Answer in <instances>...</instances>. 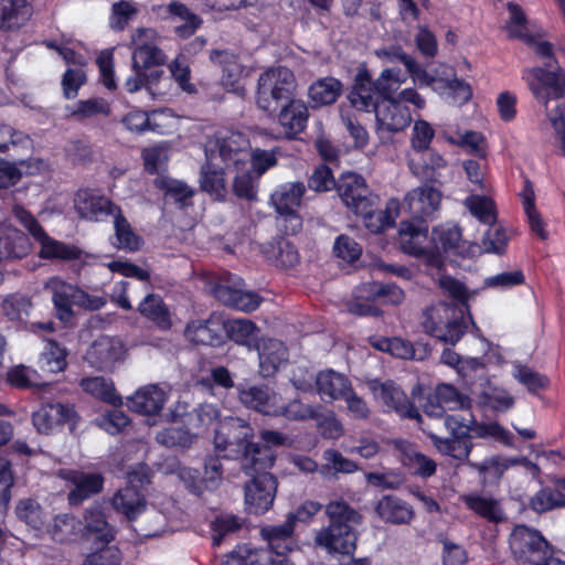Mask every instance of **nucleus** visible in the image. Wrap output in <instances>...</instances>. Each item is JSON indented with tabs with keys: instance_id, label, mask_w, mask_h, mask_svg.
Listing matches in <instances>:
<instances>
[{
	"instance_id": "nucleus-53",
	"label": "nucleus",
	"mask_w": 565,
	"mask_h": 565,
	"mask_svg": "<svg viewBox=\"0 0 565 565\" xmlns=\"http://www.w3.org/2000/svg\"><path fill=\"white\" fill-rule=\"evenodd\" d=\"M66 351L55 341H47L39 358V367L42 372L55 374L65 370Z\"/></svg>"
},
{
	"instance_id": "nucleus-59",
	"label": "nucleus",
	"mask_w": 565,
	"mask_h": 565,
	"mask_svg": "<svg viewBox=\"0 0 565 565\" xmlns=\"http://www.w3.org/2000/svg\"><path fill=\"white\" fill-rule=\"evenodd\" d=\"M437 399L441 401L444 408L447 411H469L471 399L461 394L455 386L450 384H440L435 390Z\"/></svg>"
},
{
	"instance_id": "nucleus-31",
	"label": "nucleus",
	"mask_w": 565,
	"mask_h": 565,
	"mask_svg": "<svg viewBox=\"0 0 565 565\" xmlns=\"http://www.w3.org/2000/svg\"><path fill=\"white\" fill-rule=\"evenodd\" d=\"M168 19L174 23V33L181 39L193 35L202 24V19L184 3L171 1L166 7Z\"/></svg>"
},
{
	"instance_id": "nucleus-29",
	"label": "nucleus",
	"mask_w": 565,
	"mask_h": 565,
	"mask_svg": "<svg viewBox=\"0 0 565 565\" xmlns=\"http://www.w3.org/2000/svg\"><path fill=\"white\" fill-rule=\"evenodd\" d=\"M111 505L116 512L132 521L146 511L147 501L142 490L127 484L114 494Z\"/></svg>"
},
{
	"instance_id": "nucleus-2",
	"label": "nucleus",
	"mask_w": 565,
	"mask_h": 565,
	"mask_svg": "<svg viewBox=\"0 0 565 565\" xmlns=\"http://www.w3.org/2000/svg\"><path fill=\"white\" fill-rule=\"evenodd\" d=\"M297 79L294 72L282 65L264 71L257 82L256 103L265 111L274 113L281 103L294 98Z\"/></svg>"
},
{
	"instance_id": "nucleus-35",
	"label": "nucleus",
	"mask_w": 565,
	"mask_h": 565,
	"mask_svg": "<svg viewBox=\"0 0 565 565\" xmlns=\"http://www.w3.org/2000/svg\"><path fill=\"white\" fill-rule=\"evenodd\" d=\"M375 511L384 522L393 524H408L415 515L413 507L395 495H384Z\"/></svg>"
},
{
	"instance_id": "nucleus-32",
	"label": "nucleus",
	"mask_w": 565,
	"mask_h": 565,
	"mask_svg": "<svg viewBox=\"0 0 565 565\" xmlns=\"http://www.w3.org/2000/svg\"><path fill=\"white\" fill-rule=\"evenodd\" d=\"M317 392L329 402L342 399L352 388L350 380L333 370H326L316 376Z\"/></svg>"
},
{
	"instance_id": "nucleus-19",
	"label": "nucleus",
	"mask_w": 565,
	"mask_h": 565,
	"mask_svg": "<svg viewBox=\"0 0 565 565\" xmlns=\"http://www.w3.org/2000/svg\"><path fill=\"white\" fill-rule=\"evenodd\" d=\"M441 192L431 185H420L411 190L404 199L403 207L415 220L431 216L440 205Z\"/></svg>"
},
{
	"instance_id": "nucleus-1",
	"label": "nucleus",
	"mask_w": 565,
	"mask_h": 565,
	"mask_svg": "<svg viewBox=\"0 0 565 565\" xmlns=\"http://www.w3.org/2000/svg\"><path fill=\"white\" fill-rule=\"evenodd\" d=\"M405 82L406 76L401 68H384L375 81H372L369 72L363 68L356 73L348 99L354 108L370 107L374 105L372 96H394Z\"/></svg>"
},
{
	"instance_id": "nucleus-40",
	"label": "nucleus",
	"mask_w": 565,
	"mask_h": 565,
	"mask_svg": "<svg viewBox=\"0 0 565 565\" xmlns=\"http://www.w3.org/2000/svg\"><path fill=\"white\" fill-rule=\"evenodd\" d=\"M32 15V6L26 0L0 1V29L20 28Z\"/></svg>"
},
{
	"instance_id": "nucleus-57",
	"label": "nucleus",
	"mask_w": 565,
	"mask_h": 565,
	"mask_svg": "<svg viewBox=\"0 0 565 565\" xmlns=\"http://www.w3.org/2000/svg\"><path fill=\"white\" fill-rule=\"evenodd\" d=\"M469 212L484 224H493L497 220L494 202L489 196L472 194L463 202Z\"/></svg>"
},
{
	"instance_id": "nucleus-6",
	"label": "nucleus",
	"mask_w": 565,
	"mask_h": 565,
	"mask_svg": "<svg viewBox=\"0 0 565 565\" xmlns=\"http://www.w3.org/2000/svg\"><path fill=\"white\" fill-rule=\"evenodd\" d=\"M422 323L427 333L450 344L458 342L466 329L456 309L443 302L427 308Z\"/></svg>"
},
{
	"instance_id": "nucleus-55",
	"label": "nucleus",
	"mask_w": 565,
	"mask_h": 565,
	"mask_svg": "<svg viewBox=\"0 0 565 565\" xmlns=\"http://www.w3.org/2000/svg\"><path fill=\"white\" fill-rule=\"evenodd\" d=\"M565 507V493L554 483V487H544L530 499V508L543 513L556 508Z\"/></svg>"
},
{
	"instance_id": "nucleus-17",
	"label": "nucleus",
	"mask_w": 565,
	"mask_h": 565,
	"mask_svg": "<svg viewBox=\"0 0 565 565\" xmlns=\"http://www.w3.org/2000/svg\"><path fill=\"white\" fill-rule=\"evenodd\" d=\"M337 192L344 205L354 213L365 211L373 198L364 178L353 172L343 173L340 177Z\"/></svg>"
},
{
	"instance_id": "nucleus-21",
	"label": "nucleus",
	"mask_w": 565,
	"mask_h": 565,
	"mask_svg": "<svg viewBox=\"0 0 565 565\" xmlns=\"http://www.w3.org/2000/svg\"><path fill=\"white\" fill-rule=\"evenodd\" d=\"M61 477L72 483L73 489L68 492L70 504L77 505L103 490L104 477L100 473H86L78 470H62Z\"/></svg>"
},
{
	"instance_id": "nucleus-49",
	"label": "nucleus",
	"mask_w": 565,
	"mask_h": 565,
	"mask_svg": "<svg viewBox=\"0 0 565 565\" xmlns=\"http://www.w3.org/2000/svg\"><path fill=\"white\" fill-rule=\"evenodd\" d=\"M222 565H273V556L266 548L239 547L230 553Z\"/></svg>"
},
{
	"instance_id": "nucleus-54",
	"label": "nucleus",
	"mask_w": 565,
	"mask_h": 565,
	"mask_svg": "<svg viewBox=\"0 0 565 565\" xmlns=\"http://www.w3.org/2000/svg\"><path fill=\"white\" fill-rule=\"evenodd\" d=\"M86 393L113 405L119 404L120 397L116 395L114 383L110 379L104 376H94L83 379L79 383Z\"/></svg>"
},
{
	"instance_id": "nucleus-42",
	"label": "nucleus",
	"mask_w": 565,
	"mask_h": 565,
	"mask_svg": "<svg viewBox=\"0 0 565 565\" xmlns=\"http://www.w3.org/2000/svg\"><path fill=\"white\" fill-rule=\"evenodd\" d=\"M360 296L383 305H399L405 299L403 289L395 284H381L376 281L364 284L360 289Z\"/></svg>"
},
{
	"instance_id": "nucleus-52",
	"label": "nucleus",
	"mask_w": 565,
	"mask_h": 565,
	"mask_svg": "<svg viewBox=\"0 0 565 565\" xmlns=\"http://www.w3.org/2000/svg\"><path fill=\"white\" fill-rule=\"evenodd\" d=\"M228 337L236 343L254 349L258 341V329L247 319H235L226 326Z\"/></svg>"
},
{
	"instance_id": "nucleus-37",
	"label": "nucleus",
	"mask_w": 565,
	"mask_h": 565,
	"mask_svg": "<svg viewBox=\"0 0 565 565\" xmlns=\"http://www.w3.org/2000/svg\"><path fill=\"white\" fill-rule=\"evenodd\" d=\"M85 536L102 544H108L115 539V530L107 522L99 507H90L84 514Z\"/></svg>"
},
{
	"instance_id": "nucleus-38",
	"label": "nucleus",
	"mask_w": 565,
	"mask_h": 565,
	"mask_svg": "<svg viewBox=\"0 0 565 565\" xmlns=\"http://www.w3.org/2000/svg\"><path fill=\"white\" fill-rule=\"evenodd\" d=\"M46 167L41 159L20 160L19 162L0 163V188H9L17 184L21 177L34 174Z\"/></svg>"
},
{
	"instance_id": "nucleus-13",
	"label": "nucleus",
	"mask_w": 565,
	"mask_h": 565,
	"mask_svg": "<svg viewBox=\"0 0 565 565\" xmlns=\"http://www.w3.org/2000/svg\"><path fill=\"white\" fill-rule=\"evenodd\" d=\"M160 35L152 28H139L131 35L132 65L134 66H159L166 63V54L158 46Z\"/></svg>"
},
{
	"instance_id": "nucleus-58",
	"label": "nucleus",
	"mask_w": 565,
	"mask_h": 565,
	"mask_svg": "<svg viewBox=\"0 0 565 565\" xmlns=\"http://www.w3.org/2000/svg\"><path fill=\"white\" fill-rule=\"evenodd\" d=\"M461 241V231L457 225H444L434 230L431 246L434 255L457 248Z\"/></svg>"
},
{
	"instance_id": "nucleus-4",
	"label": "nucleus",
	"mask_w": 565,
	"mask_h": 565,
	"mask_svg": "<svg viewBox=\"0 0 565 565\" xmlns=\"http://www.w3.org/2000/svg\"><path fill=\"white\" fill-rule=\"evenodd\" d=\"M254 438V429L249 423L235 416L218 419L214 437V450L226 459H239L249 440Z\"/></svg>"
},
{
	"instance_id": "nucleus-39",
	"label": "nucleus",
	"mask_w": 565,
	"mask_h": 565,
	"mask_svg": "<svg viewBox=\"0 0 565 565\" xmlns=\"http://www.w3.org/2000/svg\"><path fill=\"white\" fill-rule=\"evenodd\" d=\"M460 500L469 510L490 522L498 523L504 519L500 502L492 497L469 493L461 495Z\"/></svg>"
},
{
	"instance_id": "nucleus-22",
	"label": "nucleus",
	"mask_w": 565,
	"mask_h": 565,
	"mask_svg": "<svg viewBox=\"0 0 565 565\" xmlns=\"http://www.w3.org/2000/svg\"><path fill=\"white\" fill-rule=\"evenodd\" d=\"M73 407L61 403L42 404L32 414V423L40 434H51L57 427L71 422L74 416Z\"/></svg>"
},
{
	"instance_id": "nucleus-56",
	"label": "nucleus",
	"mask_w": 565,
	"mask_h": 565,
	"mask_svg": "<svg viewBox=\"0 0 565 565\" xmlns=\"http://www.w3.org/2000/svg\"><path fill=\"white\" fill-rule=\"evenodd\" d=\"M79 521L70 514H62L54 518L53 522L49 525V534L52 540L58 543L71 542L76 537L79 531Z\"/></svg>"
},
{
	"instance_id": "nucleus-47",
	"label": "nucleus",
	"mask_w": 565,
	"mask_h": 565,
	"mask_svg": "<svg viewBox=\"0 0 565 565\" xmlns=\"http://www.w3.org/2000/svg\"><path fill=\"white\" fill-rule=\"evenodd\" d=\"M200 186L214 200L223 201L227 193L224 170L214 169L210 163L204 164L201 170Z\"/></svg>"
},
{
	"instance_id": "nucleus-45",
	"label": "nucleus",
	"mask_w": 565,
	"mask_h": 565,
	"mask_svg": "<svg viewBox=\"0 0 565 565\" xmlns=\"http://www.w3.org/2000/svg\"><path fill=\"white\" fill-rule=\"evenodd\" d=\"M342 84L334 77H323L309 87V98L315 106L333 104L340 96Z\"/></svg>"
},
{
	"instance_id": "nucleus-9",
	"label": "nucleus",
	"mask_w": 565,
	"mask_h": 565,
	"mask_svg": "<svg viewBox=\"0 0 565 565\" xmlns=\"http://www.w3.org/2000/svg\"><path fill=\"white\" fill-rule=\"evenodd\" d=\"M510 548L519 565H532L551 550L542 534L525 525H518L510 535Z\"/></svg>"
},
{
	"instance_id": "nucleus-24",
	"label": "nucleus",
	"mask_w": 565,
	"mask_h": 565,
	"mask_svg": "<svg viewBox=\"0 0 565 565\" xmlns=\"http://www.w3.org/2000/svg\"><path fill=\"white\" fill-rule=\"evenodd\" d=\"M239 459L244 473L254 478L260 473H269L268 470L274 466L276 456L267 445L249 440Z\"/></svg>"
},
{
	"instance_id": "nucleus-11",
	"label": "nucleus",
	"mask_w": 565,
	"mask_h": 565,
	"mask_svg": "<svg viewBox=\"0 0 565 565\" xmlns=\"http://www.w3.org/2000/svg\"><path fill=\"white\" fill-rule=\"evenodd\" d=\"M369 387L374 398L384 407V412H394L402 418L422 420L420 414L406 393L393 381H372Z\"/></svg>"
},
{
	"instance_id": "nucleus-14",
	"label": "nucleus",
	"mask_w": 565,
	"mask_h": 565,
	"mask_svg": "<svg viewBox=\"0 0 565 565\" xmlns=\"http://www.w3.org/2000/svg\"><path fill=\"white\" fill-rule=\"evenodd\" d=\"M277 480L271 473H260L245 486V504L249 513L264 514L275 500Z\"/></svg>"
},
{
	"instance_id": "nucleus-5",
	"label": "nucleus",
	"mask_w": 565,
	"mask_h": 565,
	"mask_svg": "<svg viewBox=\"0 0 565 565\" xmlns=\"http://www.w3.org/2000/svg\"><path fill=\"white\" fill-rule=\"evenodd\" d=\"M12 213L30 235L41 245L39 252L41 258L58 260H74L81 258L82 250L78 247L50 237L38 220L24 207L15 205Z\"/></svg>"
},
{
	"instance_id": "nucleus-16",
	"label": "nucleus",
	"mask_w": 565,
	"mask_h": 565,
	"mask_svg": "<svg viewBox=\"0 0 565 565\" xmlns=\"http://www.w3.org/2000/svg\"><path fill=\"white\" fill-rule=\"evenodd\" d=\"M125 353L126 349L121 340L103 335L88 348L85 360L97 370L109 371L116 363L124 360Z\"/></svg>"
},
{
	"instance_id": "nucleus-25",
	"label": "nucleus",
	"mask_w": 565,
	"mask_h": 565,
	"mask_svg": "<svg viewBox=\"0 0 565 565\" xmlns=\"http://www.w3.org/2000/svg\"><path fill=\"white\" fill-rule=\"evenodd\" d=\"M254 349L258 351L259 372L264 377L274 375L288 361V350L277 339H262Z\"/></svg>"
},
{
	"instance_id": "nucleus-3",
	"label": "nucleus",
	"mask_w": 565,
	"mask_h": 565,
	"mask_svg": "<svg viewBox=\"0 0 565 565\" xmlns=\"http://www.w3.org/2000/svg\"><path fill=\"white\" fill-rule=\"evenodd\" d=\"M44 288L51 292L56 315L62 321H68L72 318L73 306L87 310H98L107 302L104 297L89 295L58 277L50 278Z\"/></svg>"
},
{
	"instance_id": "nucleus-61",
	"label": "nucleus",
	"mask_w": 565,
	"mask_h": 565,
	"mask_svg": "<svg viewBox=\"0 0 565 565\" xmlns=\"http://www.w3.org/2000/svg\"><path fill=\"white\" fill-rule=\"evenodd\" d=\"M138 12V4L134 1L121 0L114 2L109 18L110 28L114 31H124Z\"/></svg>"
},
{
	"instance_id": "nucleus-27",
	"label": "nucleus",
	"mask_w": 565,
	"mask_h": 565,
	"mask_svg": "<svg viewBox=\"0 0 565 565\" xmlns=\"http://www.w3.org/2000/svg\"><path fill=\"white\" fill-rule=\"evenodd\" d=\"M250 148L247 137L239 131H228L224 136L217 138V150L220 158L226 167L245 162L247 150Z\"/></svg>"
},
{
	"instance_id": "nucleus-36",
	"label": "nucleus",
	"mask_w": 565,
	"mask_h": 565,
	"mask_svg": "<svg viewBox=\"0 0 565 565\" xmlns=\"http://www.w3.org/2000/svg\"><path fill=\"white\" fill-rule=\"evenodd\" d=\"M167 401L166 392L158 385H147L128 399L131 411L140 414H157Z\"/></svg>"
},
{
	"instance_id": "nucleus-63",
	"label": "nucleus",
	"mask_w": 565,
	"mask_h": 565,
	"mask_svg": "<svg viewBox=\"0 0 565 565\" xmlns=\"http://www.w3.org/2000/svg\"><path fill=\"white\" fill-rule=\"evenodd\" d=\"M218 408L213 404H201L188 416V424L196 434L203 433L220 418Z\"/></svg>"
},
{
	"instance_id": "nucleus-23",
	"label": "nucleus",
	"mask_w": 565,
	"mask_h": 565,
	"mask_svg": "<svg viewBox=\"0 0 565 565\" xmlns=\"http://www.w3.org/2000/svg\"><path fill=\"white\" fill-rule=\"evenodd\" d=\"M309 113L306 104L292 98L280 108L277 120L282 128V136L287 139H294L297 135L301 134L308 122Z\"/></svg>"
},
{
	"instance_id": "nucleus-51",
	"label": "nucleus",
	"mask_w": 565,
	"mask_h": 565,
	"mask_svg": "<svg viewBox=\"0 0 565 565\" xmlns=\"http://www.w3.org/2000/svg\"><path fill=\"white\" fill-rule=\"evenodd\" d=\"M512 376L533 394L546 390L550 385L547 376L521 362L512 364Z\"/></svg>"
},
{
	"instance_id": "nucleus-10",
	"label": "nucleus",
	"mask_w": 565,
	"mask_h": 565,
	"mask_svg": "<svg viewBox=\"0 0 565 565\" xmlns=\"http://www.w3.org/2000/svg\"><path fill=\"white\" fill-rule=\"evenodd\" d=\"M212 294L225 306L245 312L256 310L262 302L257 294L244 290L242 279L232 274L221 277L212 287Z\"/></svg>"
},
{
	"instance_id": "nucleus-34",
	"label": "nucleus",
	"mask_w": 565,
	"mask_h": 565,
	"mask_svg": "<svg viewBox=\"0 0 565 565\" xmlns=\"http://www.w3.org/2000/svg\"><path fill=\"white\" fill-rule=\"evenodd\" d=\"M306 193L303 182H286L279 184L270 195V204L277 213L297 211Z\"/></svg>"
},
{
	"instance_id": "nucleus-44",
	"label": "nucleus",
	"mask_w": 565,
	"mask_h": 565,
	"mask_svg": "<svg viewBox=\"0 0 565 565\" xmlns=\"http://www.w3.org/2000/svg\"><path fill=\"white\" fill-rule=\"evenodd\" d=\"M519 463L516 458H507L503 456H492L482 462L468 461V466L476 470L484 481L499 480L503 473L511 467Z\"/></svg>"
},
{
	"instance_id": "nucleus-30",
	"label": "nucleus",
	"mask_w": 565,
	"mask_h": 565,
	"mask_svg": "<svg viewBox=\"0 0 565 565\" xmlns=\"http://www.w3.org/2000/svg\"><path fill=\"white\" fill-rule=\"evenodd\" d=\"M222 322L218 318L193 320L184 330L186 340L198 345H217L222 341Z\"/></svg>"
},
{
	"instance_id": "nucleus-60",
	"label": "nucleus",
	"mask_w": 565,
	"mask_h": 565,
	"mask_svg": "<svg viewBox=\"0 0 565 565\" xmlns=\"http://www.w3.org/2000/svg\"><path fill=\"white\" fill-rule=\"evenodd\" d=\"M415 475L422 478H429L436 472L437 465L431 458L407 447L402 459Z\"/></svg>"
},
{
	"instance_id": "nucleus-20",
	"label": "nucleus",
	"mask_w": 565,
	"mask_h": 565,
	"mask_svg": "<svg viewBox=\"0 0 565 565\" xmlns=\"http://www.w3.org/2000/svg\"><path fill=\"white\" fill-rule=\"evenodd\" d=\"M398 235L401 248L404 253L416 257H424L428 260L434 258L431 238L428 237L427 226L402 222Z\"/></svg>"
},
{
	"instance_id": "nucleus-28",
	"label": "nucleus",
	"mask_w": 565,
	"mask_h": 565,
	"mask_svg": "<svg viewBox=\"0 0 565 565\" xmlns=\"http://www.w3.org/2000/svg\"><path fill=\"white\" fill-rule=\"evenodd\" d=\"M29 238L8 222H0V262L22 258L30 252Z\"/></svg>"
},
{
	"instance_id": "nucleus-7",
	"label": "nucleus",
	"mask_w": 565,
	"mask_h": 565,
	"mask_svg": "<svg viewBox=\"0 0 565 565\" xmlns=\"http://www.w3.org/2000/svg\"><path fill=\"white\" fill-rule=\"evenodd\" d=\"M372 99L374 105L356 109L374 111L379 131L397 134L411 125L413 118L409 108L401 105L394 96H372Z\"/></svg>"
},
{
	"instance_id": "nucleus-26",
	"label": "nucleus",
	"mask_w": 565,
	"mask_h": 565,
	"mask_svg": "<svg viewBox=\"0 0 565 565\" xmlns=\"http://www.w3.org/2000/svg\"><path fill=\"white\" fill-rule=\"evenodd\" d=\"M294 532L295 526L287 518L282 524L266 525L260 529V535L267 542L269 547L267 551L271 556L288 554L298 547L292 537Z\"/></svg>"
},
{
	"instance_id": "nucleus-33",
	"label": "nucleus",
	"mask_w": 565,
	"mask_h": 565,
	"mask_svg": "<svg viewBox=\"0 0 565 565\" xmlns=\"http://www.w3.org/2000/svg\"><path fill=\"white\" fill-rule=\"evenodd\" d=\"M241 402L265 415L278 416L279 396L264 386H250L239 391Z\"/></svg>"
},
{
	"instance_id": "nucleus-12",
	"label": "nucleus",
	"mask_w": 565,
	"mask_h": 565,
	"mask_svg": "<svg viewBox=\"0 0 565 565\" xmlns=\"http://www.w3.org/2000/svg\"><path fill=\"white\" fill-rule=\"evenodd\" d=\"M313 541L329 554L352 555L356 550L358 533L355 526L328 524L317 531Z\"/></svg>"
},
{
	"instance_id": "nucleus-62",
	"label": "nucleus",
	"mask_w": 565,
	"mask_h": 565,
	"mask_svg": "<svg viewBox=\"0 0 565 565\" xmlns=\"http://www.w3.org/2000/svg\"><path fill=\"white\" fill-rule=\"evenodd\" d=\"M7 382L18 388L38 387L44 384L36 370L23 364L15 365L7 372Z\"/></svg>"
},
{
	"instance_id": "nucleus-50",
	"label": "nucleus",
	"mask_w": 565,
	"mask_h": 565,
	"mask_svg": "<svg viewBox=\"0 0 565 565\" xmlns=\"http://www.w3.org/2000/svg\"><path fill=\"white\" fill-rule=\"evenodd\" d=\"M114 228L116 235V246L120 249L137 250L140 248L142 239L138 236L127 218L122 215L120 207L113 215Z\"/></svg>"
},
{
	"instance_id": "nucleus-46",
	"label": "nucleus",
	"mask_w": 565,
	"mask_h": 565,
	"mask_svg": "<svg viewBox=\"0 0 565 565\" xmlns=\"http://www.w3.org/2000/svg\"><path fill=\"white\" fill-rule=\"evenodd\" d=\"M433 445L444 455L452 457L457 460H468L472 449V443L465 437L443 438L434 433H428Z\"/></svg>"
},
{
	"instance_id": "nucleus-18",
	"label": "nucleus",
	"mask_w": 565,
	"mask_h": 565,
	"mask_svg": "<svg viewBox=\"0 0 565 565\" xmlns=\"http://www.w3.org/2000/svg\"><path fill=\"white\" fill-rule=\"evenodd\" d=\"M210 60L222 68L223 87L237 95L244 94L242 81L247 76V71L239 57L227 50H213L210 53Z\"/></svg>"
},
{
	"instance_id": "nucleus-15",
	"label": "nucleus",
	"mask_w": 565,
	"mask_h": 565,
	"mask_svg": "<svg viewBox=\"0 0 565 565\" xmlns=\"http://www.w3.org/2000/svg\"><path fill=\"white\" fill-rule=\"evenodd\" d=\"M74 209L82 218L100 222L113 216L119 206L97 190L79 189L74 196Z\"/></svg>"
},
{
	"instance_id": "nucleus-8",
	"label": "nucleus",
	"mask_w": 565,
	"mask_h": 565,
	"mask_svg": "<svg viewBox=\"0 0 565 565\" xmlns=\"http://www.w3.org/2000/svg\"><path fill=\"white\" fill-rule=\"evenodd\" d=\"M523 78L533 96L546 108L552 99L565 96V72L562 68L545 70L543 67L529 68Z\"/></svg>"
},
{
	"instance_id": "nucleus-64",
	"label": "nucleus",
	"mask_w": 565,
	"mask_h": 565,
	"mask_svg": "<svg viewBox=\"0 0 565 565\" xmlns=\"http://www.w3.org/2000/svg\"><path fill=\"white\" fill-rule=\"evenodd\" d=\"M434 137L435 130L431 125L424 119H416L409 139L412 151L423 153L429 150Z\"/></svg>"
},
{
	"instance_id": "nucleus-43",
	"label": "nucleus",
	"mask_w": 565,
	"mask_h": 565,
	"mask_svg": "<svg viewBox=\"0 0 565 565\" xmlns=\"http://www.w3.org/2000/svg\"><path fill=\"white\" fill-rule=\"evenodd\" d=\"M324 513L329 524L358 526L362 523V515L342 498L330 500Z\"/></svg>"
},
{
	"instance_id": "nucleus-41",
	"label": "nucleus",
	"mask_w": 565,
	"mask_h": 565,
	"mask_svg": "<svg viewBox=\"0 0 565 565\" xmlns=\"http://www.w3.org/2000/svg\"><path fill=\"white\" fill-rule=\"evenodd\" d=\"M138 311L152 321L160 330H169L172 327L171 315L162 298L149 294L139 303Z\"/></svg>"
},
{
	"instance_id": "nucleus-48",
	"label": "nucleus",
	"mask_w": 565,
	"mask_h": 565,
	"mask_svg": "<svg viewBox=\"0 0 565 565\" xmlns=\"http://www.w3.org/2000/svg\"><path fill=\"white\" fill-rule=\"evenodd\" d=\"M508 242L509 237L503 227H491L484 233L482 237V244H471L469 247V253L472 256L481 253L502 255L507 249Z\"/></svg>"
}]
</instances>
